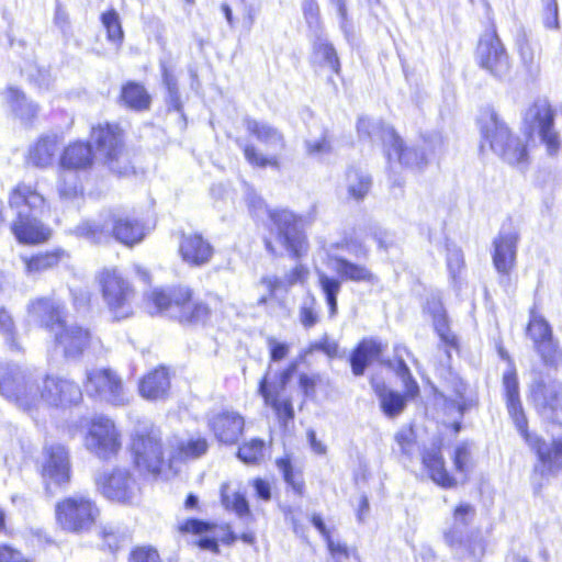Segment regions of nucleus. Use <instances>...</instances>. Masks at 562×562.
Masks as SVG:
<instances>
[{
	"label": "nucleus",
	"mask_w": 562,
	"mask_h": 562,
	"mask_svg": "<svg viewBox=\"0 0 562 562\" xmlns=\"http://www.w3.org/2000/svg\"><path fill=\"white\" fill-rule=\"evenodd\" d=\"M0 394L30 415L42 407L67 408L82 400L80 386L72 380L47 374L40 384L15 363L0 362Z\"/></svg>",
	"instance_id": "nucleus-1"
},
{
	"label": "nucleus",
	"mask_w": 562,
	"mask_h": 562,
	"mask_svg": "<svg viewBox=\"0 0 562 562\" xmlns=\"http://www.w3.org/2000/svg\"><path fill=\"white\" fill-rule=\"evenodd\" d=\"M8 203L15 215L11 229L20 243L38 244L50 237V228L41 221L49 213V204L36 183H16L9 193Z\"/></svg>",
	"instance_id": "nucleus-2"
},
{
	"label": "nucleus",
	"mask_w": 562,
	"mask_h": 562,
	"mask_svg": "<svg viewBox=\"0 0 562 562\" xmlns=\"http://www.w3.org/2000/svg\"><path fill=\"white\" fill-rule=\"evenodd\" d=\"M503 385L508 414L514 420L517 430L525 438V441L537 453L544 470L549 473H557L562 470V438L546 442L538 436L528 432L527 418L519 398V383L514 369L504 373Z\"/></svg>",
	"instance_id": "nucleus-3"
},
{
	"label": "nucleus",
	"mask_w": 562,
	"mask_h": 562,
	"mask_svg": "<svg viewBox=\"0 0 562 562\" xmlns=\"http://www.w3.org/2000/svg\"><path fill=\"white\" fill-rule=\"evenodd\" d=\"M69 234L94 244L105 243L114 237L127 246L139 243L145 236L144 227L137 220L111 211L101 214L98 220L82 221L69 229Z\"/></svg>",
	"instance_id": "nucleus-4"
},
{
	"label": "nucleus",
	"mask_w": 562,
	"mask_h": 562,
	"mask_svg": "<svg viewBox=\"0 0 562 562\" xmlns=\"http://www.w3.org/2000/svg\"><path fill=\"white\" fill-rule=\"evenodd\" d=\"M250 213L260 218L267 214L277 229V241L295 259L305 256L308 250V243L303 232V218L296 216L289 210H269L263 200L259 196H251L248 200Z\"/></svg>",
	"instance_id": "nucleus-5"
},
{
	"label": "nucleus",
	"mask_w": 562,
	"mask_h": 562,
	"mask_svg": "<svg viewBox=\"0 0 562 562\" xmlns=\"http://www.w3.org/2000/svg\"><path fill=\"white\" fill-rule=\"evenodd\" d=\"M483 140L509 165H521L527 160V148L522 140L513 135L507 124L492 108L482 110L479 117Z\"/></svg>",
	"instance_id": "nucleus-6"
},
{
	"label": "nucleus",
	"mask_w": 562,
	"mask_h": 562,
	"mask_svg": "<svg viewBox=\"0 0 562 562\" xmlns=\"http://www.w3.org/2000/svg\"><path fill=\"white\" fill-rule=\"evenodd\" d=\"M244 126L248 134L257 139L267 151L263 154L255 145L245 144L243 151L247 162L258 168L279 169L280 155L286 146L283 133L270 123L252 117H245Z\"/></svg>",
	"instance_id": "nucleus-7"
},
{
	"label": "nucleus",
	"mask_w": 562,
	"mask_h": 562,
	"mask_svg": "<svg viewBox=\"0 0 562 562\" xmlns=\"http://www.w3.org/2000/svg\"><path fill=\"white\" fill-rule=\"evenodd\" d=\"M360 138H368L372 142L381 140L385 147L389 160H397L402 165L417 166L426 162L425 154L416 148L404 147L403 140L396 132L381 121L360 117L357 124Z\"/></svg>",
	"instance_id": "nucleus-8"
},
{
	"label": "nucleus",
	"mask_w": 562,
	"mask_h": 562,
	"mask_svg": "<svg viewBox=\"0 0 562 562\" xmlns=\"http://www.w3.org/2000/svg\"><path fill=\"white\" fill-rule=\"evenodd\" d=\"M98 281L102 297L115 319H125L133 315L135 290L131 282L116 268L103 269Z\"/></svg>",
	"instance_id": "nucleus-9"
},
{
	"label": "nucleus",
	"mask_w": 562,
	"mask_h": 562,
	"mask_svg": "<svg viewBox=\"0 0 562 562\" xmlns=\"http://www.w3.org/2000/svg\"><path fill=\"white\" fill-rule=\"evenodd\" d=\"M476 515L475 507L469 503H460L452 513L451 526L445 531L446 543L459 558L465 552L476 561L483 555L484 548L479 540L472 541L468 531Z\"/></svg>",
	"instance_id": "nucleus-10"
},
{
	"label": "nucleus",
	"mask_w": 562,
	"mask_h": 562,
	"mask_svg": "<svg viewBox=\"0 0 562 562\" xmlns=\"http://www.w3.org/2000/svg\"><path fill=\"white\" fill-rule=\"evenodd\" d=\"M82 385L89 397L106 402L113 406H125L130 395L122 378L111 368H91L86 370Z\"/></svg>",
	"instance_id": "nucleus-11"
},
{
	"label": "nucleus",
	"mask_w": 562,
	"mask_h": 562,
	"mask_svg": "<svg viewBox=\"0 0 562 562\" xmlns=\"http://www.w3.org/2000/svg\"><path fill=\"white\" fill-rule=\"evenodd\" d=\"M99 515L95 502L85 494H74L56 504L57 522L67 531H88Z\"/></svg>",
	"instance_id": "nucleus-12"
},
{
	"label": "nucleus",
	"mask_w": 562,
	"mask_h": 562,
	"mask_svg": "<svg viewBox=\"0 0 562 562\" xmlns=\"http://www.w3.org/2000/svg\"><path fill=\"white\" fill-rule=\"evenodd\" d=\"M97 153L103 158L108 167L117 175H126L130 170L122 132L115 124H99L91 130Z\"/></svg>",
	"instance_id": "nucleus-13"
},
{
	"label": "nucleus",
	"mask_w": 562,
	"mask_h": 562,
	"mask_svg": "<svg viewBox=\"0 0 562 562\" xmlns=\"http://www.w3.org/2000/svg\"><path fill=\"white\" fill-rule=\"evenodd\" d=\"M522 120L526 132L530 136L537 134L550 155L559 151L561 140L554 128V111L548 100H536L526 110Z\"/></svg>",
	"instance_id": "nucleus-14"
},
{
	"label": "nucleus",
	"mask_w": 562,
	"mask_h": 562,
	"mask_svg": "<svg viewBox=\"0 0 562 562\" xmlns=\"http://www.w3.org/2000/svg\"><path fill=\"white\" fill-rule=\"evenodd\" d=\"M132 452L139 471L158 474L165 463L160 431L154 427L137 430L133 437Z\"/></svg>",
	"instance_id": "nucleus-15"
},
{
	"label": "nucleus",
	"mask_w": 562,
	"mask_h": 562,
	"mask_svg": "<svg viewBox=\"0 0 562 562\" xmlns=\"http://www.w3.org/2000/svg\"><path fill=\"white\" fill-rule=\"evenodd\" d=\"M87 450L100 459H111L121 450V434L114 422L105 416L94 417L85 437Z\"/></svg>",
	"instance_id": "nucleus-16"
},
{
	"label": "nucleus",
	"mask_w": 562,
	"mask_h": 562,
	"mask_svg": "<svg viewBox=\"0 0 562 562\" xmlns=\"http://www.w3.org/2000/svg\"><path fill=\"white\" fill-rule=\"evenodd\" d=\"M531 400L537 409L554 423L562 425V382L539 376L530 385Z\"/></svg>",
	"instance_id": "nucleus-17"
},
{
	"label": "nucleus",
	"mask_w": 562,
	"mask_h": 562,
	"mask_svg": "<svg viewBox=\"0 0 562 562\" xmlns=\"http://www.w3.org/2000/svg\"><path fill=\"white\" fill-rule=\"evenodd\" d=\"M476 53L480 66L494 77L503 79L509 75V58L495 32L482 35Z\"/></svg>",
	"instance_id": "nucleus-18"
},
{
	"label": "nucleus",
	"mask_w": 562,
	"mask_h": 562,
	"mask_svg": "<svg viewBox=\"0 0 562 562\" xmlns=\"http://www.w3.org/2000/svg\"><path fill=\"white\" fill-rule=\"evenodd\" d=\"M95 485L104 497L122 504L132 503L138 491L134 477L123 469L99 474L95 476Z\"/></svg>",
	"instance_id": "nucleus-19"
},
{
	"label": "nucleus",
	"mask_w": 562,
	"mask_h": 562,
	"mask_svg": "<svg viewBox=\"0 0 562 562\" xmlns=\"http://www.w3.org/2000/svg\"><path fill=\"white\" fill-rule=\"evenodd\" d=\"M42 477L48 485H64L70 481L71 464L68 449L60 443L46 446L41 464Z\"/></svg>",
	"instance_id": "nucleus-20"
},
{
	"label": "nucleus",
	"mask_w": 562,
	"mask_h": 562,
	"mask_svg": "<svg viewBox=\"0 0 562 562\" xmlns=\"http://www.w3.org/2000/svg\"><path fill=\"white\" fill-rule=\"evenodd\" d=\"M527 336L532 340L533 348L541 357L544 364L552 366L559 357V348L553 339L550 324L533 310L530 311V317L527 325Z\"/></svg>",
	"instance_id": "nucleus-21"
},
{
	"label": "nucleus",
	"mask_w": 562,
	"mask_h": 562,
	"mask_svg": "<svg viewBox=\"0 0 562 562\" xmlns=\"http://www.w3.org/2000/svg\"><path fill=\"white\" fill-rule=\"evenodd\" d=\"M518 239L519 236L516 232L502 231L493 243V263L501 274L502 284H507L510 281L509 273L515 266Z\"/></svg>",
	"instance_id": "nucleus-22"
},
{
	"label": "nucleus",
	"mask_w": 562,
	"mask_h": 562,
	"mask_svg": "<svg viewBox=\"0 0 562 562\" xmlns=\"http://www.w3.org/2000/svg\"><path fill=\"white\" fill-rule=\"evenodd\" d=\"M56 347L69 359L80 357L90 344V333L78 325H68L66 322L53 333Z\"/></svg>",
	"instance_id": "nucleus-23"
},
{
	"label": "nucleus",
	"mask_w": 562,
	"mask_h": 562,
	"mask_svg": "<svg viewBox=\"0 0 562 562\" xmlns=\"http://www.w3.org/2000/svg\"><path fill=\"white\" fill-rule=\"evenodd\" d=\"M244 425V418L232 411H223L209 417V426L216 439L226 445H233L238 440Z\"/></svg>",
	"instance_id": "nucleus-24"
},
{
	"label": "nucleus",
	"mask_w": 562,
	"mask_h": 562,
	"mask_svg": "<svg viewBox=\"0 0 562 562\" xmlns=\"http://www.w3.org/2000/svg\"><path fill=\"white\" fill-rule=\"evenodd\" d=\"M30 316L53 333L65 322L64 306L54 299L41 297L32 301L27 307Z\"/></svg>",
	"instance_id": "nucleus-25"
},
{
	"label": "nucleus",
	"mask_w": 562,
	"mask_h": 562,
	"mask_svg": "<svg viewBox=\"0 0 562 562\" xmlns=\"http://www.w3.org/2000/svg\"><path fill=\"white\" fill-rule=\"evenodd\" d=\"M422 462L429 477L438 485L450 488L457 485L458 479L450 475L445 467L440 446L432 443L422 453Z\"/></svg>",
	"instance_id": "nucleus-26"
},
{
	"label": "nucleus",
	"mask_w": 562,
	"mask_h": 562,
	"mask_svg": "<svg viewBox=\"0 0 562 562\" xmlns=\"http://www.w3.org/2000/svg\"><path fill=\"white\" fill-rule=\"evenodd\" d=\"M180 254L190 266H204L213 256V247L201 235H184L180 243Z\"/></svg>",
	"instance_id": "nucleus-27"
},
{
	"label": "nucleus",
	"mask_w": 562,
	"mask_h": 562,
	"mask_svg": "<svg viewBox=\"0 0 562 562\" xmlns=\"http://www.w3.org/2000/svg\"><path fill=\"white\" fill-rule=\"evenodd\" d=\"M92 148L88 143L75 142L68 145L60 156L61 171L87 170L93 164Z\"/></svg>",
	"instance_id": "nucleus-28"
},
{
	"label": "nucleus",
	"mask_w": 562,
	"mask_h": 562,
	"mask_svg": "<svg viewBox=\"0 0 562 562\" xmlns=\"http://www.w3.org/2000/svg\"><path fill=\"white\" fill-rule=\"evenodd\" d=\"M173 300L182 321L198 323L204 321L209 315V307L202 302L192 301V293L188 288H179Z\"/></svg>",
	"instance_id": "nucleus-29"
},
{
	"label": "nucleus",
	"mask_w": 562,
	"mask_h": 562,
	"mask_svg": "<svg viewBox=\"0 0 562 562\" xmlns=\"http://www.w3.org/2000/svg\"><path fill=\"white\" fill-rule=\"evenodd\" d=\"M371 386L376 394L382 412L390 418L398 416L406 406V396L389 389L383 382L371 380Z\"/></svg>",
	"instance_id": "nucleus-30"
},
{
	"label": "nucleus",
	"mask_w": 562,
	"mask_h": 562,
	"mask_svg": "<svg viewBox=\"0 0 562 562\" xmlns=\"http://www.w3.org/2000/svg\"><path fill=\"white\" fill-rule=\"evenodd\" d=\"M170 387V378L166 368L149 372L139 383V393L147 400L164 398Z\"/></svg>",
	"instance_id": "nucleus-31"
},
{
	"label": "nucleus",
	"mask_w": 562,
	"mask_h": 562,
	"mask_svg": "<svg viewBox=\"0 0 562 562\" xmlns=\"http://www.w3.org/2000/svg\"><path fill=\"white\" fill-rule=\"evenodd\" d=\"M382 352V345L375 339H363L353 350L350 364L355 375H362L368 364Z\"/></svg>",
	"instance_id": "nucleus-32"
},
{
	"label": "nucleus",
	"mask_w": 562,
	"mask_h": 562,
	"mask_svg": "<svg viewBox=\"0 0 562 562\" xmlns=\"http://www.w3.org/2000/svg\"><path fill=\"white\" fill-rule=\"evenodd\" d=\"M426 311L431 315L434 327L440 339L447 345V347H456V337L450 333L446 311L440 297L431 295L427 300Z\"/></svg>",
	"instance_id": "nucleus-33"
},
{
	"label": "nucleus",
	"mask_w": 562,
	"mask_h": 562,
	"mask_svg": "<svg viewBox=\"0 0 562 562\" xmlns=\"http://www.w3.org/2000/svg\"><path fill=\"white\" fill-rule=\"evenodd\" d=\"M312 60L315 65L328 68L334 74L340 72V61L331 43L323 35H316L313 42Z\"/></svg>",
	"instance_id": "nucleus-34"
},
{
	"label": "nucleus",
	"mask_w": 562,
	"mask_h": 562,
	"mask_svg": "<svg viewBox=\"0 0 562 562\" xmlns=\"http://www.w3.org/2000/svg\"><path fill=\"white\" fill-rule=\"evenodd\" d=\"M331 262L333 269L344 280L367 283H374L376 280L366 266L353 263L342 257H334Z\"/></svg>",
	"instance_id": "nucleus-35"
},
{
	"label": "nucleus",
	"mask_w": 562,
	"mask_h": 562,
	"mask_svg": "<svg viewBox=\"0 0 562 562\" xmlns=\"http://www.w3.org/2000/svg\"><path fill=\"white\" fill-rule=\"evenodd\" d=\"M57 150L58 137L56 135H45L31 147L29 158L34 166L45 168L52 165Z\"/></svg>",
	"instance_id": "nucleus-36"
},
{
	"label": "nucleus",
	"mask_w": 562,
	"mask_h": 562,
	"mask_svg": "<svg viewBox=\"0 0 562 562\" xmlns=\"http://www.w3.org/2000/svg\"><path fill=\"white\" fill-rule=\"evenodd\" d=\"M3 97L10 109L20 120L27 122L36 116L38 111L37 105L27 101L24 93L19 89L9 87L4 91Z\"/></svg>",
	"instance_id": "nucleus-37"
},
{
	"label": "nucleus",
	"mask_w": 562,
	"mask_h": 562,
	"mask_svg": "<svg viewBox=\"0 0 562 562\" xmlns=\"http://www.w3.org/2000/svg\"><path fill=\"white\" fill-rule=\"evenodd\" d=\"M371 177L361 169L350 168L346 175L348 198L355 201L363 200L371 189Z\"/></svg>",
	"instance_id": "nucleus-38"
},
{
	"label": "nucleus",
	"mask_w": 562,
	"mask_h": 562,
	"mask_svg": "<svg viewBox=\"0 0 562 562\" xmlns=\"http://www.w3.org/2000/svg\"><path fill=\"white\" fill-rule=\"evenodd\" d=\"M66 256L67 255L63 249H56L53 251L41 252L30 258L23 257L22 260L24 262L26 273L35 274L56 267Z\"/></svg>",
	"instance_id": "nucleus-39"
},
{
	"label": "nucleus",
	"mask_w": 562,
	"mask_h": 562,
	"mask_svg": "<svg viewBox=\"0 0 562 562\" xmlns=\"http://www.w3.org/2000/svg\"><path fill=\"white\" fill-rule=\"evenodd\" d=\"M124 104L134 111H145L150 106L151 98L140 83L131 81L122 88L121 93Z\"/></svg>",
	"instance_id": "nucleus-40"
},
{
	"label": "nucleus",
	"mask_w": 562,
	"mask_h": 562,
	"mask_svg": "<svg viewBox=\"0 0 562 562\" xmlns=\"http://www.w3.org/2000/svg\"><path fill=\"white\" fill-rule=\"evenodd\" d=\"M209 445L206 439L198 437L190 438L186 441H179L177 448L169 452L170 461L173 460H191L203 456L207 451Z\"/></svg>",
	"instance_id": "nucleus-41"
},
{
	"label": "nucleus",
	"mask_w": 562,
	"mask_h": 562,
	"mask_svg": "<svg viewBox=\"0 0 562 562\" xmlns=\"http://www.w3.org/2000/svg\"><path fill=\"white\" fill-rule=\"evenodd\" d=\"M259 393L265 398V402L271 405L280 416L285 418H293L292 404L286 400H280L278 392L272 391L268 385L267 376H265L259 384Z\"/></svg>",
	"instance_id": "nucleus-42"
},
{
	"label": "nucleus",
	"mask_w": 562,
	"mask_h": 562,
	"mask_svg": "<svg viewBox=\"0 0 562 562\" xmlns=\"http://www.w3.org/2000/svg\"><path fill=\"white\" fill-rule=\"evenodd\" d=\"M317 274L321 289L329 307V317H335L337 314V295L341 289V282L337 278L329 277L324 272H318Z\"/></svg>",
	"instance_id": "nucleus-43"
},
{
	"label": "nucleus",
	"mask_w": 562,
	"mask_h": 562,
	"mask_svg": "<svg viewBox=\"0 0 562 562\" xmlns=\"http://www.w3.org/2000/svg\"><path fill=\"white\" fill-rule=\"evenodd\" d=\"M447 268L450 279L454 286L461 283V273L464 269V258L462 250L454 244L447 243Z\"/></svg>",
	"instance_id": "nucleus-44"
},
{
	"label": "nucleus",
	"mask_w": 562,
	"mask_h": 562,
	"mask_svg": "<svg viewBox=\"0 0 562 562\" xmlns=\"http://www.w3.org/2000/svg\"><path fill=\"white\" fill-rule=\"evenodd\" d=\"M59 198L64 201H74L82 195V186L74 172L61 171L58 183Z\"/></svg>",
	"instance_id": "nucleus-45"
},
{
	"label": "nucleus",
	"mask_w": 562,
	"mask_h": 562,
	"mask_svg": "<svg viewBox=\"0 0 562 562\" xmlns=\"http://www.w3.org/2000/svg\"><path fill=\"white\" fill-rule=\"evenodd\" d=\"M221 497L225 508L235 512L239 517L249 514V505L245 495L239 492H231L227 483L222 484Z\"/></svg>",
	"instance_id": "nucleus-46"
},
{
	"label": "nucleus",
	"mask_w": 562,
	"mask_h": 562,
	"mask_svg": "<svg viewBox=\"0 0 562 562\" xmlns=\"http://www.w3.org/2000/svg\"><path fill=\"white\" fill-rule=\"evenodd\" d=\"M221 497L225 508L235 512L239 517L249 514V505L245 495L239 492H231L227 483L222 484Z\"/></svg>",
	"instance_id": "nucleus-47"
},
{
	"label": "nucleus",
	"mask_w": 562,
	"mask_h": 562,
	"mask_svg": "<svg viewBox=\"0 0 562 562\" xmlns=\"http://www.w3.org/2000/svg\"><path fill=\"white\" fill-rule=\"evenodd\" d=\"M402 352L408 353V351L405 347H396L395 353H396L397 360H396L394 370L405 386L406 395L413 397L418 393L419 386H418L417 382L413 379L407 364L403 360Z\"/></svg>",
	"instance_id": "nucleus-48"
},
{
	"label": "nucleus",
	"mask_w": 562,
	"mask_h": 562,
	"mask_svg": "<svg viewBox=\"0 0 562 562\" xmlns=\"http://www.w3.org/2000/svg\"><path fill=\"white\" fill-rule=\"evenodd\" d=\"M101 22L106 30L108 40L116 45H121L123 42L124 33L119 13L111 9L102 13Z\"/></svg>",
	"instance_id": "nucleus-49"
},
{
	"label": "nucleus",
	"mask_w": 562,
	"mask_h": 562,
	"mask_svg": "<svg viewBox=\"0 0 562 562\" xmlns=\"http://www.w3.org/2000/svg\"><path fill=\"white\" fill-rule=\"evenodd\" d=\"M521 64L529 77L536 78L540 74L539 53L526 41L519 44Z\"/></svg>",
	"instance_id": "nucleus-50"
},
{
	"label": "nucleus",
	"mask_w": 562,
	"mask_h": 562,
	"mask_svg": "<svg viewBox=\"0 0 562 562\" xmlns=\"http://www.w3.org/2000/svg\"><path fill=\"white\" fill-rule=\"evenodd\" d=\"M263 440L255 438L239 447L237 457L246 464H257L263 458Z\"/></svg>",
	"instance_id": "nucleus-51"
},
{
	"label": "nucleus",
	"mask_w": 562,
	"mask_h": 562,
	"mask_svg": "<svg viewBox=\"0 0 562 562\" xmlns=\"http://www.w3.org/2000/svg\"><path fill=\"white\" fill-rule=\"evenodd\" d=\"M305 148L308 156L324 159L331 153L333 146L327 133L323 132L319 137L306 139Z\"/></svg>",
	"instance_id": "nucleus-52"
},
{
	"label": "nucleus",
	"mask_w": 562,
	"mask_h": 562,
	"mask_svg": "<svg viewBox=\"0 0 562 562\" xmlns=\"http://www.w3.org/2000/svg\"><path fill=\"white\" fill-rule=\"evenodd\" d=\"M102 538L108 548L111 551H115L127 541L128 535L125 530H121L112 525H106L102 528Z\"/></svg>",
	"instance_id": "nucleus-53"
},
{
	"label": "nucleus",
	"mask_w": 562,
	"mask_h": 562,
	"mask_svg": "<svg viewBox=\"0 0 562 562\" xmlns=\"http://www.w3.org/2000/svg\"><path fill=\"white\" fill-rule=\"evenodd\" d=\"M179 289L173 290L171 293H167L164 290L155 289L149 294L148 299L153 302L156 312H165L171 307H177L175 303V294Z\"/></svg>",
	"instance_id": "nucleus-54"
},
{
	"label": "nucleus",
	"mask_w": 562,
	"mask_h": 562,
	"mask_svg": "<svg viewBox=\"0 0 562 562\" xmlns=\"http://www.w3.org/2000/svg\"><path fill=\"white\" fill-rule=\"evenodd\" d=\"M471 452L468 443L459 445L454 450L453 464L456 472L461 475L462 481L467 479L469 472V461Z\"/></svg>",
	"instance_id": "nucleus-55"
},
{
	"label": "nucleus",
	"mask_w": 562,
	"mask_h": 562,
	"mask_svg": "<svg viewBox=\"0 0 562 562\" xmlns=\"http://www.w3.org/2000/svg\"><path fill=\"white\" fill-rule=\"evenodd\" d=\"M299 315L302 325L306 328L313 327L318 322L315 297L308 296L303 301Z\"/></svg>",
	"instance_id": "nucleus-56"
},
{
	"label": "nucleus",
	"mask_w": 562,
	"mask_h": 562,
	"mask_svg": "<svg viewBox=\"0 0 562 562\" xmlns=\"http://www.w3.org/2000/svg\"><path fill=\"white\" fill-rule=\"evenodd\" d=\"M0 334L5 339L11 349H20L14 340V323L11 315L3 308H0Z\"/></svg>",
	"instance_id": "nucleus-57"
},
{
	"label": "nucleus",
	"mask_w": 562,
	"mask_h": 562,
	"mask_svg": "<svg viewBox=\"0 0 562 562\" xmlns=\"http://www.w3.org/2000/svg\"><path fill=\"white\" fill-rule=\"evenodd\" d=\"M329 551L336 562H360L356 550L349 549L340 542L329 540Z\"/></svg>",
	"instance_id": "nucleus-58"
},
{
	"label": "nucleus",
	"mask_w": 562,
	"mask_h": 562,
	"mask_svg": "<svg viewBox=\"0 0 562 562\" xmlns=\"http://www.w3.org/2000/svg\"><path fill=\"white\" fill-rule=\"evenodd\" d=\"M543 24L547 29H559V7L557 0H542Z\"/></svg>",
	"instance_id": "nucleus-59"
},
{
	"label": "nucleus",
	"mask_w": 562,
	"mask_h": 562,
	"mask_svg": "<svg viewBox=\"0 0 562 562\" xmlns=\"http://www.w3.org/2000/svg\"><path fill=\"white\" fill-rule=\"evenodd\" d=\"M395 441L398 446L400 451L411 457L415 448V438L412 429H401L395 435Z\"/></svg>",
	"instance_id": "nucleus-60"
},
{
	"label": "nucleus",
	"mask_w": 562,
	"mask_h": 562,
	"mask_svg": "<svg viewBox=\"0 0 562 562\" xmlns=\"http://www.w3.org/2000/svg\"><path fill=\"white\" fill-rule=\"evenodd\" d=\"M330 5L335 9L338 18L341 31L346 36H349L352 25L348 18L347 2L346 0H329Z\"/></svg>",
	"instance_id": "nucleus-61"
},
{
	"label": "nucleus",
	"mask_w": 562,
	"mask_h": 562,
	"mask_svg": "<svg viewBox=\"0 0 562 562\" xmlns=\"http://www.w3.org/2000/svg\"><path fill=\"white\" fill-rule=\"evenodd\" d=\"M261 283L269 291V297H276L279 293H286L291 288V285H288L285 277H263Z\"/></svg>",
	"instance_id": "nucleus-62"
},
{
	"label": "nucleus",
	"mask_w": 562,
	"mask_h": 562,
	"mask_svg": "<svg viewBox=\"0 0 562 562\" xmlns=\"http://www.w3.org/2000/svg\"><path fill=\"white\" fill-rule=\"evenodd\" d=\"M303 13L310 27L318 30L321 26L319 22V7L316 0H304L303 1Z\"/></svg>",
	"instance_id": "nucleus-63"
},
{
	"label": "nucleus",
	"mask_w": 562,
	"mask_h": 562,
	"mask_svg": "<svg viewBox=\"0 0 562 562\" xmlns=\"http://www.w3.org/2000/svg\"><path fill=\"white\" fill-rule=\"evenodd\" d=\"M373 239L378 243V246L383 250H389L395 245V235L384 228L374 227L371 231Z\"/></svg>",
	"instance_id": "nucleus-64"
}]
</instances>
